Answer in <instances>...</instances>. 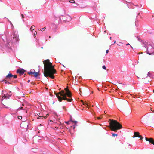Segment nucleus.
Returning a JSON list of instances; mask_svg holds the SVG:
<instances>
[{"label":"nucleus","instance_id":"obj_16","mask_svg":"<svg viewBox=\"0 0 154 154\" xmlns=\"http://www.w3.org/2000/svg\"><path fill=\"white\" fill-rule=\"evenodd\" d=\"M49 115V114H47V115H46V116H39V117H38V118H42L43 117H44V118H47V116H48Z\"/></svg>","mask_w":154,"mask_h":154},{"label":"nucleus","instance_id":"obj_53","mask_svg":"<svg viewBox=\"0 0 154 154\" xmlns=\"http://www.w3.org/2000/svg\"><path fill=\"white\" fill-rule=\"evenodd\" d=\"M30 82V80H29L28 81V82L29 83V82Z\"/></svg>","mask_w":154,"mask_h":154},{"label":"nucleus","instance_id":"obj_25","mask_svg":"<svg viewBox=\"0 0 154 154\" xmlns=\"http://www.w3.org/2000/svg\"><path fill=\"white\" fill-rule=\"evenodd\" d=\"M102 68L104 70H106V67L105 65H103L102 66Z\"/></svg>","mask_w":154,"mask_h":154},{"label":"nucleus","instance_id":"obj_48","mask_svg":"<svg viewBox=\"0 0 154 154\" xmlns=\"http://www.w3.org/2000/svg\"><path fill=\"white\" fill-rule=\"evenodd\" d=\"M41 30V29H38V31H40Z\"/></svg>","mask_w":154,"mask_h":154},{"label":"nucleus","instance_id":"obj_54","mask_svg":"<svg viewBox=\"0 0 154 154\" xmlns=\"http://www.w3.org/2000/svg\"><path fill=\"white\" fill-rule=\"evenodd\" d=\"M69 122H65L67 124H68Z\"/></svg>","mask_w":154,"mask_h":154},{"label":"nucleus","instance_id":"obj_41","mask_svg":"<svg viewBox=\"0 0 154 154\" xmlns=\"http://www.w3.org/2000/svg\"><path fill=\"white\" fill-rule=\"evenodd\" d=\"M79 79H82V77L80 76H79Z\"/></svg>","mask_w":154,"mask_h":154},{"label":"nucleus","instance_id":"obj_24","mask_svg":"<svg viewBox=\"0 0 154 154\" xmlns=\"http://www.w3.org/2000/svg\"><path fill=\"white\" fill-rule=\"evenodd\" d=\"M132 137L133 138H134V137H138V138H141L140 137H138V136L137 135H135L134 134V135L132 136Z\"/></svg>","mask_w":154,"mask_h":154},{"label":"nucleus","instance_id":"obj_27","mask_svg":"<svg viewBox=\"0 0 154 154\" xmlns=\"http://www.w3.org/2000/svg\"><path fill=\"white\" fill-rule=\"evenodd\" d=\"M79 92H80V95L82 96V95H81V93H82V91H81V88H79Z\"/></svg>","mask_w":154,"mask_h":154},{"label":"nucleus","instance_id":"obj_58","mask_svg":"<svg viewBox=\"0 0 154 154\" xmlns=\"http://www.w3.org/2000/svg\"><path fill=\"white\" fill-rule=\"evenodd\" d=\"M55 128H58V127H55Z\"/></svg>","mask_w":154,"mask_h":154},{"label":"nucleus","instance_id":"obj_2","mask_svg":"<svg viewBox=\"0 0 154 154\" xmlns=\"http://www.w3.org/2000/svg\"><path fill=\"white\" fill-rule=\"evenodd\" d=\"M109 122L110 125L108 126V128L111 131L117 132L118 129L122 128V125L116 120L110 119Z\"/></svg>","mask_w":154,"mask_h":154},{"label":"nucleus","instance_id":"obj_6","mask_svg":"<svg viewBox=\"0 0 154 154\" xmlns=\"http://www.w3.org/2000/svg\"><path fill=\"white\" fill-rule=\"evenodd\" d=\"M123 2L124 3H125V2H126L127 3H128V4H127V5L128 8H129L131 9H134V6H135L136 7H138L139 6L137 5H134L132 3H131V2H128L127 1H126L125 0H123Z\"/></svg>","mask_w":154,"mask_h":154},{"label":"nucleus","instance_id":"obj_30","mask_svg":"<svg viewBox=\"0 0 154 154\" xmlns=\"http://www.w3.org/2000/svg\"><path fill=\"white\" fill-rule=\"evenodd\" d=\"M91 7H92L93 9L94 10H95V8H96V7H95V6L94 5H93V6H91Z\"/></svg>","mask_w":154,"mask_h":154},{"label":"nucleus","instance_id":"obj_28","mask_svg":"<svg viewBox=\"0 0 154 154\" xmlns=\"http://www.w3.org/2000/svg\"><path fill=\"white\" fill-rule=\"evenodd\" d=\"M102 118V117L101 116H100L98 117L97 118V119H100Z\"/></svg>","mask_w":154,"mask_h":154},{"label":"nucleus","instance_id":"obj_44","mask_svg":"<svg viewBox=\"0 0 154 154\" xmlns=\"http://www.w3.org/2000/svg\"><path fill=\"white\" fill-rule=\"evenodd\" d=\"M2 97L3 98H5L6 97V96L5 95H4V96Z\"/></svg>","mask_w":154,"mask_h":154},{"label":"nucleus","instance_id":"obj_14","mask_svg":"<svg viewBox=\"0 0 154 154\" xmlns=\"http://www.w3.org/2000/svg\"><path fill=\"white\" fill-rule=\"evenodd\" d=\"M135 37L136 38H137L138 41H139L140 42H142V40L140 38V37L139 36H137L136 34H135Z\"/></svg>","mask_w":154,"mask_h":154},{"label":"nucleus","instance_id":"obj_50","mask_svg":"<svg viewBox=\"0 0 154 154\" xmlns=\"http://www.w3.org/2000/svg\"><path fill=\"white\" fill-rule=\"evenodd\" d=\"M103 128L104 129H105L106 130H107V129H106V127H104V128Z\"/></svg>","mask_w":154,"mask_h":154},{"label":"nucleus","instance_id":"obj_26","mask_svg":"<svg viewBox=\"0 0 154 154\" xmlns=\"http://www.w3.org/2000/svg\"><path fill=\"white\" fill-rule=\"evenodd\" d=\"M3 81H5V83H6V84H7V83L10 84V82H9L8 81H6V80H3Z\"/></svg>","mask_w":154,"mask_h":154},{"label":"nucleus","instance_id":"obj_47","mask_svg":"<svg viewBox=\"0 0 154 154\" xmlns=\"http://www.w3.org/2000/svg\"><path fill=\"white\" fill-rule=\"evenodd\" d=\"M23 107H21L20 108V110L22 109H23ZM19 109H20V108H19Z\"/></svg>","mask_w":154,"mask_h":154},{"label":"nucleus","instance_id":"obj_22","mask_svg":"<svg viewBox=\"0 0 154 154\" xmlns=\"http://www.w3.org/2000/svg\"><path fill=\"white\" fill-rule=\"evenodd\" d=\"M70 122H72L73 123H74L75 124H76V123H77V121H76L72 120V118H71V121Z\"/></svg>","mask_w":154,"mask_h":154},{"label":"nucleus","instance_id":"obj_46","mask_svg":"<svg viewBox=\"0 0 154 154\" xmlns=\"http://www.w3.org/2000/svg\"><path fill=\"white\" fill-rule=\"evenodd\" d=\"M3 105L5 106H6V105H8L7 104H5H5H3Z\"/></svg>","mask_w":154,"mask_h":154},{"label":"nucleus","instance_id":"obj_43","mask_svg":"<svg viewBox=\"0 0 154 154\" xmlns=\"http://www.w3.org/2000/svg\"><path fill=\"white\" fill-rule=\"evenodd\" d=\"M126 45H130L129 43H128L126 44Z\"/></svg>","mask_w":154,"mask_h":154},{"label":"nucleus","instance_id":"obj_20","mask_svg":"<svg viewBox=\"0 0 154 154\" xmlns=\"http://www.w3.org/2000/svg\"><path fill=\"white\" fill-rule=\"evenodd\" d=\"M111 134H112V136L113 137H114L115 136H117L118 135V134H115L113 132H112Z\"/></svg>","mask_w":154,"mask_h":154},{"label":"nucleus","instance_id":"obj_64","mask_svg":"<svg viewBox=\"0 0 154 154\" xmlns=\"http://www.w3.org/2000/svg\"><path fill=\"white\" fill-rule=\"evenodd\" d=\"M39 114H40V113H38V115L39 116Z\"/></svg>","mask_w":154,"mask_h":154},{"label":"nucleus","instance_id":"obj_45","mask_svg":"<svg viewBox=\"0 0 154 154\" xmlns=\"http://www.w3.org/2000/svg\"><path fill=\"white\" fill-rule=\"evenodd\" d=\"M77 22H78V25H79L80 24V23H79V20H78Z\"/></svg>","mask_w":154,"mask_h":154},{"label":"nucleus","instance_id":"obj_52","mask_svg":"<svg viewBox=\"0 0 154 154\" xmlns=\"http://www.w3.org/2000/svg\"><path fill=\"white\" fill-rule=\"evenodd\" d=\"M142 6V5L141 4L140 5V6L139 7V8H140Z\"/></svg>","mask_w":154,"mask_h":154},{"label":"nucleus","instance_id":"obj_12","mask_svg":"<svg viewBox=\"0 0 154 154\" xmlns=\"http://www.w3.org/2000/svg\"><path fill=\"white\" fill-rule=\"evenodd\" d=\"M13 75L12 74L10 73H9L8 74V75L6 76V78H9V79H11V77H13Z\"/></svg>","mask_w":154,"mask_h":154},{"label":"nucleus","instance_id":"obj_11","mask_svg":"<svg viewBox=\"0 0 154 154\" xmlns=\"http://www.w3.org/2000/svg\"><path fill=\"white\" fill-rule=\"evenodd\" d=\"M13 39H14V41L17 42L19 40V38L18 35H13Z\"/></svg>","mask_w":154,"mask_h":154},{"label":"nucleus","instance_id":"obj_49","mask_svg":"<svg viewBox=\"0 0 154 154\" xmlns=\"http://www.w3.org/2000/svg\"><path fill=\"white\" fill-rule=\"evenodd\" d=\"M130 47L133 50V48L130 45Z\"/></svg>","mask_w":154,"mask_h":154},{"label":"nucleus","instance_id":"obj_59","mask_svg":"<svg viewBox=\"0 0 154 154\" xmlns=\"http://www.w3.org/2000/svg\"><path fill=\"white\" fill-rule=\"evenodd\" d=\"M31 83L32 84H33V82H31Z\"/></svg>","mask_w":154,"mask_h":154},{"label":"nucleus","instance_id":"obj_33","mask_svg":"<svg viewBox=\"0 0 154 154\" xmlns=\"http://www.w3.org/2000/svg\"><path fill=\"white\" fill-rule=\"evenodd\" d=\"M13 77L14 78H17V75H13Z\"/></svg>","mask_w":154,"mask_h":154},{"label":"nucleus","instance_id":"obj_15","mask_svg":"<svg viewBox=\"0 0 154 154\" xmlns=\"http://www.w3.org/2000/svg\"><path fill=\"white\" fill-rule=\"evenodd\" d=\"M140 14V13H139L138 14V15H139ZM138 16H137L136 17V21L135 22V23L136 26H137V22H138V19H137V17H138Z\"/></svg>","mask_w":154,"mask_h":154},{"label":"nucleus","instance_id":"obj_5","mask_svg":"<svg viewBox=\"0 0 154 154\" xmlns=\"http://www.w3.org/2000/svg\"><path fill=\"white\" fill-rule=\"evenodd\" d=\"M61 93L63 94V100H67L68 102H71L72 100V99H67L66 97L67 94H66V93L64 92L63 90H62L61 91Z\"/></svg>","mask_w":154,"mask_h":154},{"label":"nucleus","instance_id":"obj_32","mask_svg":"<svg viewBox=\"0 0 154 154\" xmlns=\"http://www.w3.org/2000/svg\"><path fill=\"white\" fill-rule=\"evenodd\" d=\"M69 2L72 3H74L75 2L74 0L69 1Z\"/></svg>","mask_w":154,"mask_h":154},{"label":"nucleus","instance_id":"obj_1","mask_svg":"<svg viewBox=\"0 0 154 154\" xmlns=\"http://www.w3.org/2000/svg\"><path fill=\"white\" fill-rule=\"evenodd\" d=\"M43 63L44 64V76L46 77L49 76L52 79H54V76L53 75L56 73V70L52 63L50 62L48 59L44 61Z\"/></svg>","mask_w":154,"mask_h":154},{"label":"nucleus","instance_id":"obj_23","mask_svg":"<svg viewBox=\"0 0 154 154\" xmlns=\"http://www.w3.org/2000/svg\"><path fill=\"white\" fill-rule=\"evenodd\" d=\"M34 72H32L31 71L30 72H28V74L29 75H32L33 74Z\"/></svg>","mask_w":154,"mask_h":154},{"label":"nucleus","instance_id":"obj_63","mask_svg":"<svg viewBox=\"0 0 154 154\" xmlns=\"http://www.w3.org/2000/svg\"><path fill=\"white\" fill-rule=\"evenodd\" d=\"M39 114H40V113H38V115L39 116Z\"/></svg>","mask_w":154,"mask_h":154},{"label":"nucleus","instance_id":"obj_35","mask_svg":"<svg viewBox=\"0 0 154 154\" xmlns=\"http://www.w3.org/2000/svg\"><path fill=\"white\" fill-rule=\"evenodd\" d=\"M8 21L11 24V25L12 26H13V25L12 23L8 19Z\"/></svg>","mask_w":154,"mask_h":154},{"label":"nucleus","instance_id":"obj_56","mask_svg":"<svg viewBox=\"0 0 154 154\" xmlns=\"http://www.w3.org/2000/svg\"><path fill=\"white\" fill-rule=\"evenodd\" d=\"M110 38V40H111V39H112V37H110V38Z\"/></svg>","mask_w":154,"mask_h":154},{"label":"nucleus","instance_id":"obj_60","mask_svg":"<svg viewBox=\"0 0 154 154\" xmlns=\"http://www.w3.org/2000/svg\"><path fill=\"white\" fill-rule=\"evenodd\" d=\"M93 3L94 4H95V2H93Z\"/></svg>","mask_w":154,"mask_h":154},{"label":"nucleus","instance_id":"obj_13","mask_svg":"<svg viewBox=\"0 0 154 154\" xmlns=\"http://www.w3.org/2000/svg\"><path fill=\"white\" fill-rule=\"evenodd\" d=\"M39 71H38V72H34L33 73V75H34V76L35 77H37L39 75Z\"/></svg>","mask_w":154,"mask_h":154},{"label":"nucleus","instance_id":"obj_42","mask_svg":"<svg viewBox=\"0 0 154 154\" xmlns=\"http://www.w3.org/2000/svg\"><path fill=\"white\" fill-rule=\"evenodd\" d=\"M72 127L73 128V129H74L75 128V125H73Z\"/></svg>","mask_w":154,"mask_h":154},{"label":"nucleus","instance_id":"obj_18","mask_svg":"<svg viewBox=\"0 0 154 154\" xmlns=\"http://www.w3.org/2000/svg\"><path fill=\"white\" fill-rule=\"evenodd\" d=\"M35 28V26L34 25H32L31 26L30 29L31 31H33Z\"/></svg>","mask_w":154,"mask_h":154},{"label":"nucleus","instance_id":"obj_3","mask_svg":"<svg viewBox=\"0 0 154 154\" xmlns=\"http://www.w3.org/2000/svg\"><path fill=\"white\" fill-rule=\"evenodd\" d=\"M82 104L87 108L88 109L90 110V111L91 112L92 114H93V112H92L93 109L91 108V105L89 103L86 102L82 101Z\"/></svg>","mask_w":154,"mask_h":154},{"label":"nucleus","instance_id":"obj_37","mask_svg":"<svg viewBox=\"0 0 154 154\" xmlns=\"http://www.w3.org/2000/svg\"><path fill=\"white\" fill-rule=\"evenodd\" d=\"M137 95H135V96H134V98H139V97H137Z\"/></svg>","mask_w":154,"mask_h":154},{"label":"nucleus","instance_id":"obj_36","mask_svg":"<svg viewBox=\"0 0 154 154\" xmlns=\"http://www.w3.org/2000/svg\"><path fill=\"white\" fill-rule=\"evenodd\" d=\"M109 52V51L108 50H107L106 51V54H107Z\"/></svg>","mask_w":154,"mask_h":154},{"label":"nucleus","instance_id":"obj_29","mask_svg":"<svg viewBox=\"0 0 154 154\" xmlns=\"http://www.w3.org/2000/svg\"><path fill=\"white\" fill-rule=\"evenodd\" d=\"M46 28V27H44V28H42L41 30L42 31H45V29Z\"/></svg>","mask_w":154,"mask_h":154},{"label":"nucleus","instance_id":"obj_34","mask_svg":"<svg viewBox=\"0 0 154 154\" xmlns=\"http://www.w3.org/2000/svg\"><path fill=\"white\" fill-rule=\"evenodd\" d=\"M149 140L148 138H146V140L147 141H149Z\"/></svg>","mask_w":154,"mask_h":154},{"label":"nucleus","instance_id":"obj_17","mask_svg":"<svg viewBox=\"0 0 154 154\" xmlns=\"http://www.w3.org/2000/svg\"><path fill=\"white\" fill-rule=\"evenodd\" d=\"M149 142L150 144L154 145V140L153 139H151L149 140Z\"/></svg>","mask_w":154,"mask_h":154},{"label":"nucleus","instance_id":"obj_7","mask_svg":"<svg viewBox=\"0 0 154 154\" xmlns=\"http://www.w3.org/2000/svg\"><path fill=\"white\" fill-rule=\"evenodd\" d=\"M56 96L58 98L59 101L61 102L62 101V100H63V94H61L60 91L57 94H56Z\"/></svg>","mask_w":154,"mask_h":154},{"label":"nucleus","instance_id":"obj_31","mask_svg":"<svg viewBox=\"0 0 154 154\" xmlns=\"http://www.w3.org/2000/svg\"><path fill=\"white\" fill-rule=\"evenodd\" d=\"M18 119H21L22 118V116H18Z\"/></svg>","mask_w":154,"mask_h":154},{"label":"nucleus","instance_id":"obj_19","mask_svg":"<svg viewBox=\"0 0 154 154\" xmlns=\"http://www.w3.org/2000/svg\"><path fill=\"white\" fill-rule=\"evenodd\" d=\"M147 76H149L150 77H152V75L151 73L149 72H148L147 74Z\"/></svg>","mask_w":154,"mask_h":154},{"label":"nucleus","instance_id":"obj_62","mask_svg":"<svg viewBox=\"0 0 154 154\" xmlns=\"http://www.w3.org/2000/svg\"><path fill=\"white\" fill-rule=\"evenodd\" d=\"M39 114H40V113H38V115L39 116Z\"/></svg>","mask_w":154,"mask_h":154},{"label":"nucleus","instance_id":"obj_51","mask_svg":"<svg viewBox=\"0 0 154 154\" xmlns=\"http://www.w3.org/2000/svg\"><path fill=\"white\" fill-rule=\"evenodd\" d=\"M63 108L65 109V110L66 111V109L65 108V107H63Z\"/></svg>","mask_w":154,"mask_h":154},{"label":"nucleus","instance_id":"obj_40","mask_svg":"<svg viewBox=\"0 0 154 154\" xmlns=\"http://www.w3.org/2000/svg\"><path fill=\"white\" fill-rule=\"evenodd\" d=\"M35 34H36H36H37V32L36 31H35V32L34 35V37H35Z\"/></svg>","mask_w":154,"mask_h":154},{"label":"nucleus","instance_id":"obj_39","mask_svg":"<svg viewBox=\"0 0 154 154\" xmlns=\"http://www.w3.org/2000/svg\"><path fill=\"white\" fill-rule=\"evenodd\" d=\"M21 16L23 18H24V16L23 15V14H21Z\"/></svg>","mask_w":154,"mask_h":154},{"label":"nucleus","instance_id":"obj_57","mask_svg":"<svg viewBox=\"0 0 154 154\" xmlns=\"http://www.w3.org/2000/svg\"><path fill=\"white\" fill-rule=\"evenodd\" d=\"M54 93H55V94L56 95V94H57V93H56L55 92H54Z\"/></svg>","mask_w":154,"mask_h":154},{"label":"nucleus","instance_id":"obj_21","mask_svg":"<svg viewBox=\"0 0 154 154\" xmlns=\"http://www.w3.org/2000/svg\"><path fill=\"white\" fill-rule=\"evenodd\" d=\"M134 134L135 135H137L138 136V137H141V136L140 135L139 133H138V132H135L134 133Z\"/></svg>","mask_w":154,"mask_h":154},{"label":"nucleus","instance_id":"obj_8","mask_svg":"<svg viewBox=\"0 0 154 154\" xmlns=\"http://www.w3.org/2000/svg\"><path fill=\"white\" fill-rule=\"evenodd\" d=\"M64 90L66 91V94H67V96L69 97H71V92L68 89L67 87L64 89Z\"/></svg>","mask_w":154,"mask_h":154},{"label":"nucleus","instance_id":"obj_55","mask_svg":"<svg viewBox=\"0 0 154 154\" xmlns=\"http://www.w3.org/2000/svg\"><path fill=\"white\" fill-rule=\"evenodd\" d=\"M77 99H78V102L79 101V98H78Z\"/></svg>","mask_w":154,"mask_h":154},{"label":"nucleus","instance_id":"obj_38","mask_svg":"<svg viewBox=\"0 0 154 154\" xmlns=\"http://www.w3.org/2000/svg\"><path fill=\"white\" fill-rule=\"evenodd\" d=\"M116 42V40H115L114 41V43L112 44L111 45H113V44H114Z\"/></svg>","mask_w":154,"mask_h":154},{"label":"nucleus","instance_id":"obj_61","mask_svg":"<svg viewBox=\"0 0 154 154\" xmlns=\"http://www.w3.org/2000/svg\"><path fill=\"white\" fill-rule=\"evenodd\" d=\"M22 106H24V104H22Z\"/></svg>","mask_w":154,"mask_h":154},{"label":"nucleus","instance_id":"obj_4","mask_svg":"<svg viewBox=\"0 0 154 154\" xmlns=\"http://www.w3.org/2000/svg\"><path fill=\"white\" fill-rule=\"evenodd\" d=\"M78 8H84L86 6V5L84 2H83L82 0H78Z\"/></svg>","mask_w":154,"mask_h":154},{"label":"nucleus","instance_id":"obj_10","mask_svg":"<svg viewBox=\"0 0 154 154\" xmlns=\"http://www.w3.org/2000/svg\"><path fill=\"white\" fill-rule=\"evenodd\" d=\"M17 73H19L20 75H22L25 72V70L23 69H18L17 70Z\"/></svg>","mask_w":154,"mask_h":154},{"label":"nucleus","instance_id":"obj_9","mask_svg":"<svg viewBox=\"0 0 154 154\" xmlns=\"http://www.w3.org/2000/svg\"><path fill=\"white\" fill-rule=\"evenodd\" d=\"M143 47H144L146 48V53L147 54H149V55H152L154 54L152 52H149V51L148 50V47L146 46V45L145 44H144L143 46Z\"/></svg>","mask_w":154,"mask_h":154}]
</instances>
